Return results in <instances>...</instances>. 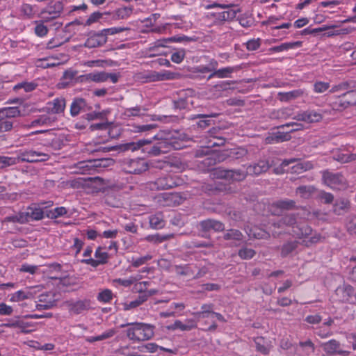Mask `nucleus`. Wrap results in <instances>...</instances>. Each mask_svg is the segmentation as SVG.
<instances>
[{
  "label": "nucleus",
  "mask_w": 356,
  "mask_h": 356,
  "mask_svg": "<svg viewBox=\"0 0 356 356\" xmlns=\"http://www.w3.org/2000/svg\"><path fill=\"white\" fill-rule=\"evenodd\" d=\"M220 140L221 141L220 143H218L216 142L211 143V142H210L211 144L205 147L202 146L195 150V157L204 158L202 161V163L204 165V167L209 168L210 167H212L217 163L223 162L226 159L227 156V154L212 149V147H213L219 146L220 145L224 144L225 140Z\"/></svg>",
  "instance_id": "1"
},
{
  "label": "nucleus",
  "mask_w": 356,
  "mask_h": 356,
  "mask_svg": "<svg viewBox=\"0 0 356 356\" xmlns=\"http://www.w3.org/2000/svg\"><path fill=\"white\" fill-rule=\"evenodd\" d=\"M151 139H140L136 142H130L122 144L117 147L116 149L125 152L128 150L135 151L141 149L143 152L147 153L152 156H157L161 154L158 143L151 145Z\"/></svg>",
  "instance_id": "2"
},
{
  "label": "nucleus",
  "mask_w": 356,
  "mask_h": 356,
  "mask_svg": "<svg viewBox=\"0 0 356 356\" xmlns=\"http://www.w3.org/2000/svg\"><path fill=\"white\" fill-rule=\"evenodd\" d=\"M153 139L158 140L157 143L161 154L170 152L172 149H179L180 143L175 140L173 133L170 131H161L154 135Z\"/></svg>",
  "instance_id": "3"
},
{
  "label": "nucleus",
  "mask_w": 356,
  "mask_h": 356,
  "mask_svg": "<svg viewBox=\"0 0 356 356\" xmlns=\"http://www.w3.org/2000/svg\"><path fill=\"white\" fill-rule=\"evenodd\" d=\"M165 163L161 161H147L143 159H133L129 163L128 172L130 174L139 175L145 172L149 168L162 169Z\"/></svg>",
  "instance_id": "4"
},
{
  "label": "nucleus",
  "mask_w": 356,
  "mask_h": 356,
  "mask_svg": "<svg viewBox=\"0 0 356 356\" xmlns=\"http://www.w3.org/2000/svg\"><path fill=\"white\" fill-rule=\"evenodd\" d=\"M63 8L61 1H51L41 10L40 17L42 19V22H51L61 15Z\"/></svg>",
  "instance_id": "5"
},
{
  "label": "nucleus",
  "mask_w": 356,
  "mask_h": 356,
  "mask_svg": "<svg viewBox=\"0 0 356 356\" xmlns=\"http://www.w3.org/2000/svg\"><path fill=\"white\" fill-rule=\"evenodd\" d=\"M323 180L327 186L333 189L343 190L348 187L347 181L341 172L323 171Z\"/></svg>",
  "instance_id": "6"
},
{
  "label": "nucleus",
  "mask_w": 356,
  "mask_h": 356,
  "mask_svg": "<svg viewBox=\"0 0 356 356\" xmlns=\"http://www.w3.org/2000/svg\"><path fill=\"white\" fill-rule=\"evenodd\" d=\"M52 204L53 202L51 201L41 202L39 204H31L27 207L26 211L24 212V216L27 219V222H29L30 220H42L44 218V213L46 212L44 209L51 207Z\"/></svg>",
  "instance_id": "7"
},
{
  "label": "nucleus",
  "mask_w": 356,
  "mask_h": 356,
  "mask_svg": "<svg viewBox=\"0 0 356 356\" xmlns=\"http://www.w3.org/2000/svg\"><path fill=\"white\" fill-rule=\"evenodd\" d=\"M181 179L179 177L168 175L158 178L154 182V186L157 190H168L181 184Z\"/></svg>",
  "instance_id": "8"
},
{
  "label": "nucleus",
  "mask_w": 356,
  "mask_h": 356,
  "mask_svg": "<svg viewBox=\"0 0 356 356\" xmlns=\"http://www.w3.org/2000/svg\"><path fill=\"white\" fill-rule=\"evenodd\" d=\"M321 347L328 355L348 356L350 353V351L341 350L340 342L336 339H331L323 343Z\"/></svg>",
  "instance_id": "9"
},
{
  "label": "nucleus",
  "mask_w": 356,
  "mask_h": 356,
  "mask_svg": "<svg viewBox=\"0 0 356 356\" xmlns=\"http://www.w3.org/2000/svg\"><path fill=\"white\" fill-rule=\"evenodd\" d=\"M84 46L88 48H95L104 45L107 42V37L103 30L99 32L90 31Z\"/></svg>",
  "instance_id": "10"
},
{
  "label": "nucleus",
  "mask_w": 356,
  "mask_h": 356,
  "mask_svg": "<svg viewBox=\"0 0 356 356\" xmlns=\"http://www.w3.org/2000/svg\"><path fill=\"white\" fill-rule=\"evenodd\" d=\"M114 164V160L111 158H102L98 159L89 160L79 163L81 169L107 168Z\"/></svg>",
  "instance_id": "11"
},
{
  "label": "nucleus",
  "mask_w": 356,
  "mask_h": 356,
  "mask_svg": "<svg viewBox=\"0 0 356 356\" xmlns=\"http://www.w3.org/2000/svg\"><path fill=\"white\" fill-rule=\"evenodd\" d=\"M353 292L354 288L351 285L343 284L336 289L335 295L339 302L354 303Z\"/></svg>",
  "instance_id": "12"
},
{
  "label": "nucleus",
  "mask_w": 356,
  "mask_h": 356,
  "mask_svg": "<svg viewBox=\"0 0 356 356\" xmlns=\"http://www.w3.org/2000/svg\"><path fill=\"white\" fill-rule=\"evenodd\" d=\"M92 110L86 100L82 97L74 98L70 106V115L72 117L77 116L81 112H88Z\"/></svg>",
  "instance_id": "13"
},
{
  "label": "nucleus",
  "mask_w": 356,
  "mask_h": 356,
  "mask_svg": "<svg viewBox=\"0 0 356 356\" xmlns=\"http://www.w3.org/2000/svg\"><path fill=\"white\" fill-rule=\"evenodd\" d=\"M199 227L201 231L204 232H209L211 230L220 232L225 230V225L221 221L211 218L200 221L199 223Z\"/></svg>",
  "instance_id": "14"
},
{
  "label": "nucleus",
  "mask_w": 356,
  "mask_h": 356,
  "mask_svg": "<svg viewBox=\"0 0 356 356\" xmlns=\"http://www.w3.org/2000/svg\"><path fill=\"white\" fill-rule=\"evenodd\" d=\"M39 302L40 303L36 305V309L38 310L51 309L56 303L55 294L51 292L42 293L39 296Z\"/></svg>",
  "instance_id": "15"
},
{
  "label": "nucleus",
  "mask_w": 356,
  "mask_h": 356,
  "mask_svg": "<svg viewBox=\"0 0 356 356\" xmlns=\"http://www.w3.org/2000/svg\"><path fill=\"white\" fill-rule=\"evenodd\" d=\"M322 118L323 116L321 113L314 110H308L298 113L293 119L307 123H314L321 121Z\"/></svg>",
  "instance_id": "16"
},
{
  "label": "nucleus",
  "mask_w": 356,
  "mask_h": 356,
  "mask_svg": "<svg viewBox=\"0 0 356 356\" xmlns=\"http://www.w3.org/2000/svg\"><path fill=\"white\" fill-rule=\"evenodd\" d=\"M271 165L267 160H259L257 163H254L247 167L248 175H259L268 171Z\"/></svg>",
  "instance_id": "17"
},
{
  "label": "nucleus",
  "mask_w": 356,
  "mask_h": 356,
  "mask_svg": "<svg viewBox=\"0 0 356 356\" xmlns=\"http://www.w3.org/2000/svg\"><path fill=\"white\" fill-rule=\"evenodd\" d=\"M17 163L21 162L38 163L37 151L33 149L19 150L16 153Z\"/></svg>",
  "instance_id": "18"
},
{
  "label": "nucleus",
  "mask_w": 356,
  "mask_h": 356,
  "mask_svg": "<svg viewBox=\"0 0 356 356\" xmlns=\"http://www.w3.org/2000/svg\"><path fill=\"white\" fill-rule=\"evenodd\" d=\"M107 72H97L81 75L78 77V81L80 82H90L94 81L97 83L104 82L106 81Z\"/></svg>",
  "instance_id": "19"
},
{
  "label": "nucleus",
  "mask_w": 356,
  "mask_h": 356,
  "mask_svg": "<svg viewBox=\"0 0 356 356\" xmlns=\"http://www.w3.org/2000/svg\"><path fill=\"white\" fill-rule=\"evenodd\" d=\"M151 81L172 80L177 77V74L168 71L151 72L147 76Z\"/></svg>",
  "instance_id": "20"
},
{
  "label": "nucleus",
  "mask_w": 356,
  "mask_h": 356,
  "mask_svg": "<svg viewBox=\"0 0 356 356\" xmlns=\"http://www.w3.org/2000/svg\"><path fill=\"white\" fill-rule=\"evenodd\" d=\"M292 231L297 237L301 238L311 234L312 229L306 222L298 221Z\"/></svg>",
  "instance_id": "21"
},
{
  "label": "nucleus",
  "mask_w": 356,
  "mask_h": 356,
  "mask_svg": "<svg viewBox=\"0 0 356 356\" xmlns=\"http://www.w3.org/2000/svg\"><path fill=\"white\" fill-rule=\"evenodd\" d=\"M90 300L84 299L79 300L76 302H73L70 305V309L71 312L76 314H79L83 311H86L90 309Z\"/></svg>",
  "instance_id": "22"
},
{
  "label": "nucleus",
  "mask_w": 356,
  "mask_h": 356,
  "mask_svg": "<svg viewBox=\"0 0 356 356\" xmlns=\"http://www.w3.org/2000/svg\"><path fill=\"white\" fill-rule=\"evenodd\" d=\"M291 138V136L289 131L282 132L277 131L273 133L271 135L268 136L266 138V141L269 144L278 143L284 141H289Z\"/></svg>",
  "instance_id": "23"
},
{
  "label": "nucleus",
  "mask_w": 356,
  "mask_h": 356,
  "mask_svg": "<svg viewBox=\"0 0 356 356\" xmlns=\"http://www.w3.org/2000/svg\"><path fill=\"white\" fill-rule=\"evenodd\" d=\"M48 109L52 113H60L65 110L66 106V101L64 97H58L54 99L52 102L48 103Z\"/></svg>",
  "instance_id": "24"
},
{
  "label": "nucleus",
  "mask_w": 356,
  "mask_h": 356,
  "mask_svg": "<svg viewBox=\"0 0 356 356\" xmlns=\"http://www.w3.org/2000/svg\"><path fill=\"white\" fill-rule=\"evenodd\" d=\"M196 324L193 320H188L186 324H184L181 321L176 320L174 323L168 325L166 327L168 330H175L179 329L182 331H189L195 328Z\"/></svg>",
  "instance_id": "25"
},
{
  "label": "nucleus",
  "mask_w": 356,
  "mask_h": 356,
  "mask_svg": "<svg viewBox=\"0 0 356 356\" xmlns=\"http://www.w3.org/2000/svg\"><path fill=\"white\" fill-rule=\"evenodd\" d=\"M216 21L222 22L232 20L236 16V11L233 9L227 8L221 12H215L211 14Z\"/></svg>",
  "instance_id": "26"
},
{
  "label": "nucleus",
  "mask_w": 356,
  "mask_h": 356,
  "mask_svg": "<svg viewBox=\"0 0 356 356\" xmlns=\"http://www.w3.org/2000/svg\"><path fill=\"white\" fill-rule=\"evenodd\" d=\"M298 222L297 218L295 214L290 213L284 215L282 217V218L277 222L273 224V226L275 227H281L282 225H286L292 227V230L293 229V227L296 225Z\"/></svg>",
  "instance_id": "27"
},
{
  "label": "nucleus",
  "mask_w": 356,
  "mask_h": 356,
  "mask_svg": "<svg viewBox=\"0 0 356 356\" xmlns=\"http://www.w3.org/2000/svg\"><path fill=\"white\" fill-rule=\"evenodd\" d=\"M228 181H241L244 180L248 175V170L241 169H228Z\"/></svg>",
  "instance_id": "28"
},
{
  "label": "nucleus",
  "mask_w": 356,
  "mask_h": 356,
  "mask_svg": "<svg viewBox=\"0 0 356 356\" xmlns=\"http://www.w3.org/2000/svg\"><path fill=\"white\" fill-rule=\"evenodd\" d=\"M272 206L280 211L291 210L296 208V202L292 200L284 199L274 202Z\"/></svg>",
  "instance_id": "29"
},
{
  "label": "nucleus",
  "mask_w": 356,
  "mask_h": 356,
  "mask_svg": "<svg viewBox=\"0 0 356 356\" xmlns=\"http://www.w3.org/2000/svg\"><path fill=\"white\" fill-rule=\"evenodd\" d=\"M244 236L242 232L236 229H229L226 230L223 235V239L225 241H232L240 242L243 240Z\"/></svg>",
  "instance_id": "30"
},
{
  "label": "nucleus",
  "mask_w": 356,
  "mask_h": 356,
  "mask_svg": "<svg viewBox=\"0 0 356 356\" xmlns=\"http://www.w3.org/2000/svg\"><path fill=\"white\" fill-rule=\"evenodd\" d=\"M132 325L133 327L129 328L127 331V335L129 339L136 341H141V336L139 334L138 326H136V323H129L120 325V327L123 328L127 326Z\"/></svg>",
  "instance_id": "31"
},
{
  "label": "nucleus",
  "mask_w": 356,
  "mask_h": 356,
  "mask_svg": "<svg viewBox=\"0 0 356 356\" xmlns=\"http://www.w3.org/2000/svg\"><path fill=\"white\" fill-rule=\"evenodd\" d=\"M136 326L140 329L139 334L141 336V341L149 339L153 336V327L150 325L136 323Z\"/></svg>",
  "instance_id": "32"
},
{
  "label": "nucleus",
  "mask_w": 356,
  "mask_h": 356,
  "mask_svg": "<svg viewBox=\"0 0 356 356\" xmlns=\"http://www.w3.org/2000/svg\"><path fill=\"white\" fill-rule=\"evenodd\" d=\"M303 93V90L298 89L286 92H279L278 97L279 99L282 102H289L299 97H301Z\"/></svg>",
  "instance_id": "33"
},
{
  "label": "nucleus",
  "mask_w": 356,
  "mask_h": 356,
  "mask_svg": "<svg viewBox=\"0 0 356 356\" xmlns=\"http://www.w3.org/2000/svg\"><path fill=\"white\" fill-rule=\"evenodd\" d=\"M149 225L152 228L159 229L165 227V222L161 213L152 215L149 218Z\"/></svg>",
  "instance_id": "34"
},
{
  "label": "nucleus",
  "mask_w": 356,
  "mask_h": 356,
  "mask_svg": "<svg viewBox=\"0 0 356 356\" xmlns=\"http://www.w3.org/2000/svg\"><path fill=\"white\" fill-rule=\"evenodd\" d=\"M133 10V6H124L118 8L115 11L113 19L115 20L127 19L132 14Z\"/></svg>",
  "instance_id": "35"
},
{
  "label": "nucleus",
  "mask_w": 356,
  "mask_h": 356,
  "mask_svg": "<svg viewBox=\"0 0 356 356\" xmlns=\"http://www.w3.org/2000/svg\"><path fill=\"white\" fill-rule=\"evenodd\" d=\"M238 67H227L225 68H222L220 70H214V72L210 74V75L208 77V79H210L214 76H216L218 78H225L228 77L229 74H232L233 72H234Z\"/></svg>",
  "instance_id": "36"
},
{
  "label": "nucleus",
  "mask_w": 356,
  "mask_h": 356,
  "mask_svg": "<svg viewBox=\"0 0 356 356\" xmlns=\"http://www.w3.org/2000/svg\"><path fill=\"white\" fill-rule=\"evenodd\" d=\"M257 351L264 355H267L270 353V346L266 344L264 337H259L254 340Z\"/></svg>",
  "instance_id": "37"
},
{
  "label": "nucleus",
  "mask_w": 356,
  "mask_h": 356,
  "mask_svg": "<svg viewBox=\"0 0 356 356\" xmlns=\"http://www.w3.org/2000/svg\"><path fill=\"white\" fill-rule=\"evenodd\" d=\"M214 305L213 304H203L201 306V311L194 312L193 314L199 318H208L210 315H212L213 309Z\"/></svg>",
  "instance_id": "38"
},
{
  "label": "nucleus",
  "mask_w": 356,
  "mask_h": 356,
  "mask_svg": "<svg viewBox=\"0 0 356 356\" xmlns=\"http://www.w3.org/2000/svg\"><path fill=\"white\" fill-rule=\"evenodd\" d=\"M302 45V42L296 41L293 42H285L280 45L275 46L270 48V51L273 52H280L288 50L289 49H293L295 47H300Z\"/></svg>",
  "instance_id": "39"
},
{
  "label": "nucleus",
  "mask_w": 356,
  "mask_h": 356,
  "mask_svg": "<svg viewBox=\"0 0 356 356\" xmlns=\"http://www.w3.org/2000/svg\"><path fill=\"white\" fill-rule=\"evenodd\" d=\"M1 116L13 120V118L20 115V111L18 107H8L0 110Z\"/></svg>",
  "instance_id": "40"
},
{
  "label": "nucleus",
  "mask_w": 356,
  "mask_h": 356,
  "mask_svg": "<svg viewBox=\"0 0 356 356\" xmlns=\"http://www.w3.org/2000/svg\"><path fill=\"white\" fill-rule=\"evenodd\" d=\"M217 115H218L216 113H212L210 115L199 114V115H195L194 117H193V119L203 118L202 120H200L199 122H197V125L198 127H200L201 129H205L211 124L212 120H211L208 118H212V117H216Z\"/></svg>",
  "instance_id": "41"
},
{
  "label": "nucleus",
  "mask_w": 356,
  "mask_h": 356,
  "mask_svg": "<svg viewBox=\"0 0 356 356\" xmlns=\"http://www.w3.org/2000/svg\"><path fill=\"white\" fill-rule=\"evenodd\" d=\"M210 175L213 179H222L228 181V169L221 167L213 168L210 172Z\"/></svg>",
  "instance_id": "42"
},
{
  "label": "nucleus",
  "mask_w": 356,
  "mask_h": 356,
  "mask_svg": "<svg viewBox=\"0 0 356 356\" xmlns=\"http://www.w3.org/2000/svg\"><path fill=\"white\" fill-rule=\"evenodd\" d=\"M33 297V293L30 291L19 290L13 294L10 300L13 302H19Z\"/></svg>",
  "instance_id": "43"
},
{
  "label": "nucleus",
  "mask_w": 356,
  "mask_h": 356,
  "mask_svg": "<svg viewBox=\"0 0 356 356\" xmlns=\"http://www.w3.org/2000/svg\"><path fill=\"white\" fill-rule=\"evenodd\" d=\"M115 334V331L113 329H111L99 336L86 337V341L89 343H94L95 341H103L112 337Z\"/></svg>",
  "instance_id": "44"
},
{
  "label": "nucleus",
  "mask_w": 356,
  "mask_h": 356,
  "mask_svg": "<svg viewBox=\"0 0 356 356\" xmlns=\"http://www.w3.org/2000/svg\"><path fill=\"white\" fill-rule=\"evenodd\" d=\"M349 207V202L346 200H341L336 202L333 211L337 215H341L347 211Z\"/></svg>",
  "instance_id": "45"
},
{
  "label": "nucleus",
  "mask_w": 356,
  "mask_h": 356,
  "mask_svg": "<svg viewBox=\"0 0 356 356\" xmlns=\"http://www.w3.org/2000/svg\"><path fill=\"white\" fill-rule=\"evenodd\" d=\"M298 243L296 241H287L282 245L281 255L282 257H286L298 247Z\"/></svg>",
  "instance_id": "46"
},
{
  "label": "nucleus",
  "mask_w": 356,
  "mask_h": 356,
  "mask_svg": "<svg viewBox=\"0 0 356 356\" xmlns=\"http://www.w3.org/2000/svg\"><path fill=\"white\" fill-rule=\"evenodd\" d=\"M76 74V71L71 70L65 71L62 76L61 82L59 83V85H62V88H65L74 79Z\"/></svg>",
  "instance_id": "47"
},
{
  "label": "nucleus",
  "mask_w": 356,
  "mask_h": 356,
  "mask_svg": "<svg viewBox=\"0 0 356 356\" xmlns=\"http://www.w3.org/2000/svg\"><path fill=\"white\" fill-rule=\"evenodd\" d=\"M17 164V160L15 156H8L0 154V169H3Z\"/></svg>",
  "instance_id": "48"
},
{
  "label": "nucleus",
  "mask_w": 356,
  "mask_h": 356,
  "mask_svg": "<svg viewBox=\"0 0 356 356\" xmlns=\"http://www.w3.org/2000/svg\"><path fill=\"white\" fill-rule=\"evenodd\" d=\"M218 62L212 59L209 65H200L195 68V72L200 73H207V72H213L214 70H216L218 67Z\"/></svg>",
  "instance_id": "49"
},
{
  "label": "nucleus",
  "mask_w": 356,
  "mask_h": 356,
  "mask_svg": "<svg viewBox=\"0 0 356 356\" xmlns=\"http://www.w3.org/2000/svg\"><path fill=\"white\" fill-rule=\"evenodd\" d=\"M145 301H147L146 296H143V293L139 294L136 300L130 302L129 303H124L123 304L124 310H129L131 309L136 308V307L140 306V305H142Z\"/></svg>",
  "instance_id": "50"
},
{
  "label": "nucleus",
  "mask_w": 356,
  "mask_h": 356,
  "mask_svg": "<svg viewBox=\"0 0 356 356\" xmlns=\"http://www.w3.org/2000/svg\"><path fill=\"white\" fill-rule=\"evenodd\" d=\"M298 159H284L279 167L274 169V172L275 174H283L289 172V169H286V168L290 164L296 163Z\"/></svg>",
  "instance_id": "51"
},
{
  "label": "nucleus",
  "mask_w": 356,
  "mask_h": 356,
  "mask_svg": "<svg viewBox=\"0 0 356 356\" xmlns=\"http://www.w3.org/2000/svg\"><path fill=\"white\" fill-rule=\"evenodd\" d=\"M315 191L312 186H300L296 188V193L303 198H308Z\"/></svg>",
  "instance_id": "52"
},
{
  "label": "nucleus",
  "mask_w": 356,
  "mask_h": 356,
  "mask_svg": "<svg viewBox=\"0 0 356 356\" xmlns=\"http://www.w3.org/2000/svg\"><path fill=\"white\" fill-rule=\"evenodd\" d=\"M67 209L63 207H56L53 210L46 211V215L48 218L54 219L60 216H63L65 214H67Z\"/></svg>",
  "instance_id": "53"
},
{
  "label": "nucleus",
  "mask_w": 356,
  "mask_h": 356,
  "mask_svg": "<svg viewBox=\"0 0 356 356\" xmlns=\"http://www.w3.org/2000/svg\"><path fill=\"white\" fill-rule=\"evenodd\" d=\"M170 238V235H161L159 234H156L147 236L145 237V240L154 244H159L168 240Z\"/></svg>",
  "instance_id": "54"
},
{
  "label": "nucleus",
  "mask_w": 356,
  "mask_h": 356,
  "mask_svg": "<svg viewBox=\"0 0 356 356\" xmlns=\"http://www.w3.org/2000/svg\"><path fill=\"white\" fill-rule=\"evenodd\" d=\"M4 221L24 224L27 222V219L26 218L24 212H20L16 215L6 216L4 219Z\"/></svg>",
  "instance_id": "55"
},
{
  "label": "nucleus",
  "mask_w": 356,
  "mask_h": 356,
  "mask_svg": "<svg viewBox=\"0 0 356 356\" xmlns=\"http://www.w3.org/2000/svg\"><path fill=\"white\" fill-rule=\"evenodd\" d=\"M332 106L334 110L338 111H342L349 107L348 102H346L341 95L332 102Z\"/></svg>",
  "instance_id": "56"
},
{
  "label": "nucleus",
  "mask_w": 356,
  "mask_h": 356,
  "mask_svg": "<svg viewBox=\"0 0 356 356\" xmlns=\"http://www.w3.org/2000/svg\"><path fill=\"white\" fill-rule=\"evenodd\" d=\"M346 102H348V106L356 104V90L351 89L341 95Z\"/></svg>",
  "instance_id": "57"
},
{
  "label": "nucleus",
  "mask_w": 356,
  "mask_h": 356,
  "mask_svg": "<svg viewBox=\"0 0 356 356\" xmlns=\"http://www.w3.org/2000/svg\"><path fill=\"white\" fill-rule=\"evenodd\" d=\"M13 127V121L1 116L0 113V132L10 131Z\"/></svg>",
  "instance_id": "58"
},
{
  "label": "nucleus",
  "mask_w": 356,
  "mask_h": 356,
  "mask_svg": "<svg viewBox=\"0 0 356 356\" xmlns=\"http://www.w3.org/2000/svg\"><path fill=\"white\" fill-rule=\"evenodd\" d=\"M38 84L34 82H22L14 86L15 90L24 89L25 92H31L35 89Z\"/></svg>",
  "instance_id": "59"
},
{
  "label": "nucleus",
  "mask_w": 356,
  "mask_h": 356,
  "mask_svg": "<svg viewBox=\"0 0 356 356\" xmlns=\"http://www.w3.org/2000/svg\"><path fill=\"white\" fill-rule=\"evenodd\" d=\"M312 168V165L309 163H298L293 166L291 167V173H300L303 171H306Z\"/></svg>",
  "instance_id": "60"
},
{
  "label": "nucleus",
  "mask_w": 356,
  "mask_h": 356,
  "mask_svg": "<svg viewBox=\"0 0 356 356\" xmlns=\"http://www.w3.org/2000/svg\"><path fill=\"white\" fill-rule=\"evenodd\" d=\"M248 154V151L246 149L243 147H238L236 149H231L229 154L228 156L234 159H239Z\"/></svg>",
  "instance_id": "61"
},
{
  "label": "nucleus",
  "mask_w": 356,
  "mask_h": 356,
  "mask_svg": "<svg viewBox=\"0 0 356 356\" xmlns=\"http://www.w3.org/2000/svg\"><path fill=\"white\" fill-rule=\"evenodd\" d=\"M356 154L349 153H339L338 154L335 159L341 163H346L355 160Z\"/></svg>",
  "instance_id": "62"
},
{
  "label": "nucleus",
  "mask_w": 356,
  "mask_h": 356,
  "mask_svg": "<svg viewBox=\"0 0 356 356\" xmlns=\"http://www.w3.org/2000/svg\"><path fill=\"white\" fill-rule=\"evenodd\" d=\"M36 26L35 27V33L38 36L43 37L48 33V29L44 25L45 22H42V19L40 21H36Z\"/></svg>",
  "instance_id": "63"
},
{
  "label": "nucleus",
  "mask_w": 356,
  "mask_h": 356,
  "mask_svg": "<svg viewBox=\"0 0 356 356\" xmlns=\"http://www.w3.org/2000/svg\"><path fill=\"white\" fill-rule=\"evenodd\" d=\"M113 298V293L110 289H104L98 293L97 300L102 302H108Z\"/></svg>",
  "instance_id": "64"
}]
</instances>
